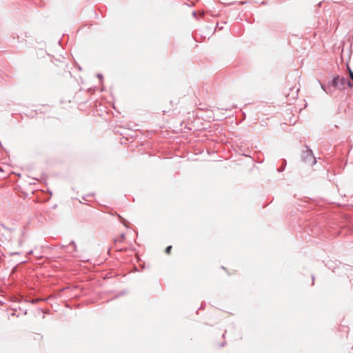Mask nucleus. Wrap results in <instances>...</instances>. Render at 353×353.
<instances>
[{"label": "nucleus", "instance_id": "1", "mask_svg": "<svg viewBox=\"0 0 353 353\" xmlns=\"http://www.w3.org/2000/svg\"><path fill=\"white\" fill-rule=\"evenodd\" d=\"M339 77H335V78L333 79L332 85H333L334 86H337V85H338V83H339Z\"/></svg>", "mask_w": 353, "mask_h": 353}, {"label": "nucleus", "instance_id": "2", "mask_svg": "<svg viewBox=\"0 0 353 353\" xmlns=\"http://www.w3.org/2000/svg\"><path fill=\"white\" fill-rule=\"evenodd\" d=\"M172 245H169L166 248L165 252L167 254H170L171 253V250H172Z\"/></svg>", "mask_w": 353, "mask_h": 353}, {"label": "nucleus", "instance_id": "3", "mask_svg": "<svg viewBox=\"0 0 353 353\" xmlns=\"http://www.w3.org/2000/svg\"><path fill=\"white\" fill-rule=\"evenodd\" d=\"M339 81H341L342 84H345L346 83V79L344 77L341 79L339 78Z\"/></svg>", "mask_w": 353, "mask_h": 353}, {"label": "nucleus", "instance_id": "4", "mask_svg": "<svg viewBox=\"0 0 353 353\" xmlns=\"http://www.w3.org/2000/svg\"><path fill=\"white\" fill-rule=\"evenodd\" d=\"M348 70H349L350 77L352 79V80L353 81V72L350 68H348Z\"/></svg>", "mask_w": 353, "mask_h": 353}, {"label": "nucleus", "instance_id": "5", "mask_svg": "<svg viewBox=\"0 0 353 353\" xmlns=\"http://www.w3.org/2000/svg\"><path fill=\"white\" fill-rule=\"evenodd\" d=\"M347 85H348L349 87L352 86V84H351V83L350 81L347 82Z\"/></svg>", "mask_w": 353, "mask_h": 353}]
</instances>
